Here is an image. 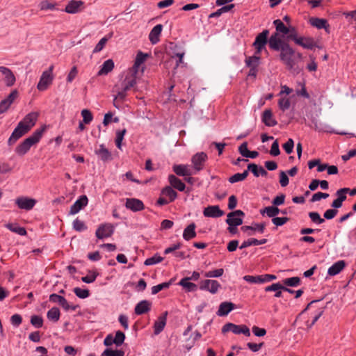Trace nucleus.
<instances>
[{"mask_svg":"<svg viewBox=\"0 0 356 356\" xmlns=\"http://www.w3.org/2000/svg\"><path fill=\"white\" fill-rule=\"evenodd\" d=\"M44 130L45 127H42L35 131L31 136L26 138L16 147L15 152L19 156H23L26 154L32 145L39 142Z\"/></svg>","mask_w":356,"mask_h":356,"instance_id":"nucleus-1","label":"nucleus"},{"mask_svg":"<svg viewBox=\"0 0 356 356\" xmlns=\"http://www.w3.org/2000/svg\"><path fill=\"white\" fill-rule=\"evenodd\" d=\"M280 58L288 70H295L296 63L295 60V51L289 44H283L282 49H280Z\"/></svg>","mask_w":356,"mask_h":356,"instance_id":"nucleus-2","label":"nucleus"},{"mask_svg":"<svg viewBox=\"0 0 356 356\" xmlns=\"http://www.w3.org/2000/svg\"><path fill=\"white\" fill-rule=\"evenodd\" d=\"M136 84V77L134 74H128L121 83V88L118 90L117 96L114 99V106L116 108L119 106L116 104L117 99L124 100L127 96V92L134 88Z\"/></svg>","mask_w":356,"mask_h":356,"instance_id":"nucleus-3","label":"nucleus"},{"mask_svg":"<svg viewBox=\"0 0 356 356\" xmlns=\"http://www.w3.org/2000/svg\"><path fill=\"white\" fill-rule=\"evenodd\" d=\"M227 332H232L235 334H243L247 337L250 336V329L245 325H236L232 323H227L223 325L222 332L225 333Z\"/></svg>","mask_w":356,"mask_h":356,"instance_id":"nucleus-4","label":"nucleus"},{"mask_svg":"<svg viewBox=\"0 0 356 356\" xmlns=\"http://www.w3.org/2000/svg\"><path fill=\"white\" fill-rule=\"evenodd\" d=\"M269 35L268 30H264L261 33L258 34L253 42L256 51L255 54L259 55L262 49L265 47L268 42V36Z\"/></svg>","mask_w":356,"mask_h":356,"instance_id":"nucleus-5","label":"nucleus"},{"mask_svg":"<svg viewBox=\"0 0 356 356\" xmlns=\"http://www.w3.org/2000/svg\"><path fill=\"white\" fill-rule=\"evenodd\" d=\"M207 159V154L203 152H197L194 154L191 158V162L195 171L199 172L202 170Z\"/></svg>","mask_w":356,"mask_h":356,"instance_id":"nucleus-6","label":"nucleus"},{"mask_svg":"<svg viewBox=\"0 0 356 356\" xmlns=\"http://www.w3.org/2000/svg\"><path fill=\"white\" fill-rule=\"evenodd\" d=\"M245 213L241 210H236L227 214L226 222L229 226H239L243 224V217Z\"/></svg>","mask_w":356,"mask_h":356,"instance_id":"nucleus-7","label":"nucleus"},{"mask_svg":"<svg viewBox=\"0 0 356 356\" xmlns=\"http://www.w3.org/2000/svg\"><path fill=\"white\" fill-rule=\"evenodd\" d=\"M220 286V284L214 280H204L200 283V289L208 291L212 294L216 293Z\"/></svg>","mask_w":356,"mask_h":356,"instance_id":"nucleus-8","label":"nucleus"},{"mask_svg":"<svg viewBox=\"0 0 356 356\" xmlns=\"http://www.w3.org/2000/svg\"><path fill=\"white\" fill-rule=\"evenodd\" d=\"M114 232V226L111 223L102 224L96 230L95 235L99 238L102 239L111 236Z\"/></svg>","mask_w":356,"mask_h":356,"instance_id":"nucleus-9","label":"nucleus"},{"mask_svg":"<svg viewBox=\"0 0 356 356\" xmlns=\"http://www.w3.org/2000/svg\"><path fill=\"white\" fill-rule=\"evenodd\" d=\"M29 131L24 127L22 123H18L17 127L13 131L11 136L8 138V145H13L19 138L22 137Z\"/></svg>","mask_w":356,"mask_h":356,"instance_id":"nucleus-10","label":"nucleus"},{"mask_svg":"<svg viewBox=\"0 0 356 356\" xmlns=\"http://www.w3.org/2000/svg\"><path fill=\"white\" fill-rule=\"evenodd\" d=\"M16 204L21 209L31 210L36 204V200L26 197H20L16 199Z\"/></svg>","mask_w":356,"mask_h":356,"instance_id":"nucleus-11","label":"nucleus"},{"mask_svg":"<svg viewBox=\"0 0 356 356\" xmlns=\"http://www.w3.org/2000/svg\"><path fill=\"white\" fill-rule=\"evenodd\" d=\"M38 116L39 113L38 112L29 113L19 123H22V124L26 129V130L29 131L31 129V128L35 124Z\"/></svg>","mask_w":356,"mask_h":356,"instance_id":"nucleus-12","label":"nucleus"},{"mask_svg":"<svg viewBox=\"0 0 356 356\" xmlns=\"http://www.w3.org/2000/svg\"><path fill=\"white\" fill-rule=\"evenodd\" d=\"M17 96L18 92L16 90H14L5 99L0 102V114L7 111Z\"/></svg>","mask_w":356,"mask_h":356,"instance_id":"nucleus-13","label":"nucleus"},{"mask_svg":"<svg viewBox=\"0 0 356 356\" xmlns=\"http://www.w3.org/2000/svg\"><path fill=\"white\" fill-rule=\"evenodd\" d=\"M225 212L221 210L218 205L208 206L204 208L203 211V215L205 217L209 218H219L222 216Z\"/></svg>","mask_w":356,"mask_h":356,"instance_id":"nucleus-14","label":"nucleus"},{"mask_svg":"<svg viewBox=\"0 0 356 356\" xmlns=\"http://www.w3.org/2000/svg\"><path fill=\"white\" fill-rule=\"evenodd\" d=\"M125 207L134 212L142 211L145 208L143 202L136 198H127Z\"/></svg>","mask_w":356,"mask_h":356,"instance_id":"nucleus-15","label":"nucleus"},{"mask_svg":"<svg viewBox=\"0 0 356 356\" xmlns=\"http://www.w3.org/2000/svg\"><path fill=\"white\" fill-rule=\"evenodd\" d=\"M88 197L86 195H81L71 207L70 214L74 215L79 212L88 204Z\"/></svg>","mask_w":356,"mask_h":356,"instance_id":"nucleus-16","label":"nucleus"},{"mask_svg":"<svg viewBox=\"0 0 356 356\" xmlns=\"http://www.w3.org/2000/svg\"><path fill=\"white\" fill-rule=\"evenodd\" d=\"M268 43L269 47L275 51H280L282 49L284 44H287L280 38L278 33H275L270 37Z\"/></svg>","mask_w":356,"mask_h":356,"instance_id":"nucleus-17","label":"nucleus"},{"mask_svg":"<svg viewBox=\"0 0 356 356\" xmlns=\"http://www.w3.org/2000/svg\"><path fill=\"white\" fill-rule=\"evenodd\" d=\"M266 228V223H255L252 226H243L241 227V230L244 232H247L248 236H252L254 234V232H258L261 234L264 232Z\"/></svg>","mask_w":356,"mask_h":356,"instance_id":"nucleus-18","label":"nucleus"},{"mask_svg":"<svg viewBox=\"0 0 356 356\" xmlns=\"http://www.w3.org/2000/svg\"><path fill=\"white\" fill-rule=\"evenodd\" d=\"M53 79V75L43 72L38 83L37 88L40 91L47 90L48 86L51 84Z\"/></svg>","mask_w":356,"mask_h":356,"instance_id":"nucleus-19","label":"nucleus"},{"mask_svg":"<svg viewBox=\"0 0 356 356\" xmlns=\"http://www.w3.org/2000/svg\"><path fill=\"white\" fill-rule=\"evenodd\" d=\"M0 72L4 76V81L7 86H12L15 83V76L12 71L3 66H0Z\"/></svg>","mask_w":356,"mask_h":356,"instance_id":"nucleus-20","label":"nucleus"},{"mask_svg":"<svg viewBox=\"0 0 356 356\" xmlns=\"http://www.w3.org/2000/svg\"><path fill=\"white\" fill-rule=\"evenodd\" d=\"M168 312H164L161 316H160L158 319L155 321L154 325V332L156 335L161 333L164 329L166 324V318H167Z\"/></svg>","mask_w":356,"mask_h":356,"instance_id":"nucleus-21","label":"nucleus"},{"mask_svg":"<svg viewBox=\"0 0 356 356\" xmlns=\"http://www.w3.org/2000/svg\"><path fill=\"white\" fill-rule=\"evenodd\" d=\"M83 2L81 1H71L66 6L65 11L67 13L74 14L81 11Z\"/></svg>","mask_w":356,"mask_h":356,"instance_id":"nucleus-22","label":"nucleus"},{"mask_svg":"<svg viewBox=\"0 0 356 356\" xmlns=\"http://www.w3.org/2000/svg\"><path fill=\"white\" fill-rule=\"evenodd\" d=\"M162 30L163 26L161 24H157L152 29L149 34V40L152 44H155L159 41Z\"/></svg>","mask_w":356,"mask_h":356,"instance_id":"nucleus-23","label":"nucleus"},{"mask_svg":"<svg viewBox=\"0 0 356 356\" xmlns=\"http://www.w3.org/2000/svg\"><path fill=\"white\" fill-rule=\"evenodd\" d=\"M296 43L307 49H312L316 47L315 41L311 38L299 37L298 39H296Z\"/></svg>","mask_w":356,"mask_h":356,"instance_id":"nucleus-24","label":"nucleus"},{"mask_svg":"<svg viewBox=\"0 0 356 356\" xmlns=\"http://www.w3.org/2000/svg\"><path fill=\"white\" fill-rule=\"evenodd\" d=\"M309 22L312 26L318 29H324L327 32H328L330 26L327 24V21L325 19L312 17L309 19Z\"/></svg>","mask_w":356,"mask_h":356,"instance_id":"nucleus-25","label":"nucleus"},{"mask_svg":"<svg viewBox=\"0 0 356 356\" xmlns=\"http://www.w3.org/2000/svg\"><path fill=\"white\" fill-rule=\"evenodd\" d=\"M234 304L229 302H223L220 306L217 312V314L220 316H227L232 309H234Z\"/></svg>","mask_w":356,"mask_h":356,"instance_id":"nucleus-26","label":"nucleus"},{"mask_svg":"<svg viewBox=\"0 0 356 356\" xmlns=\"http://www.w3.org/2000/svg\"><path fill=\"white\" fill-rule=\"evenodd\" d=\"M262 122L268 127H274L277 124V121L273 118L272 111L268 109L263 112Z\"/></svg>","mask_w":356,"mask_h":356,"instance_id":"nucleus-27","label":"nucleus"},{"mask_svg":"<svg viewBox=\"0 0 356 356\" xmlns=\"http://www.w3.org/2000/svg\"><path fill=\"white\" fill-rule=\"evenodd\" d=\"M151 302L148 300H142L135 307V313L138 315L143 314L150 310Z\"/></svg>","mask_w":356,"mask_h":356,"instance_id":"nucleus-28","label":"nucleus"},{"mask_svg":"<svg viewBox=\"0 0 356 356\" xmlns=\"http://www.w3.org/2000/svg\"><path fill=\"white\" fill-rule=\"evenodd\" d=\"M346 266V263L343 260H340L334 263L330 266L327 270V273L330 276L339 274Z\"/></svg>","mask_w":356,"mask_h":356,"instance_id":"nucleus-29","label":"nucleus"},{"mask_svg":"<svg viewBox=\"0 0 356 356\" xmlns=\"http://www.w3.org/2000/svg\"><path fill=\"white\" fill-rule=\"evenodd\" d=\"M168 181L173 188L177 189L179 191H184L186 188L185 184L174 175H170L168 176Z\"/></svg>","mask_w":356,"mask_h":356,"instance_id":"nucleus-30","label":"nucleus"},{"mask_svg":"<svg viewBox=\"0 0 356 356\" xmlns=\"http://www.w3.org/2000/svg\"><path fill=\"white\" fill-rule=\"evenodd\" d=\"M248 171H250L253 173L255 177L266 176L268 175L267 171L261 166H258L255 163H250L248 165Z\"/></svg>","mask_w":356,"mask_h":356,"instance_id":"nucleus-31","label":"nucleus"},{"mask_svg":"<svg viewBox=\"0 0 356 356\" xmlns=\"http://www.w3.org/2000/svg\"><path fill=\"white\" fill-rule=\"evenodd\" d=\"M173 171L178 176H190L192 175L187 165H175L173 166Z\"/></svg>","mask_w":356,"mask_h":356,"instance_id":"nucleus-32","label":"nucleus"},{"mask_svg":"<svg viewBox=\"0 0 356 356\" xmlns=\"http://www.w3.org/2000/svg\"><path fill=\"white\" fill-rule=\"evenodd\" d=\"M95 153L104 161L111 159V152L104 145H100L99 148L95 150Z\"/></svg>","mask_w":356,"mask_h":356,"instance_id":"nucleus-33","label":"nucleus"},{"mask_svg":"<svg viewBox=\"0 0 356 356\" xmlns=\"http://www.w3.org/2000/svg\"><path fill=\"white\" fill-rule=\"evenodd\" d=\"M113 67H114V63H113V60H111V59L106 60L102 64V67L99 70V71L98 72L97 74L99 76L106 75L108 73H109L110 72H111L113 70Z\"/></svg>","mask_w":356,"mask_h":356,"instance_id":"nucleus-34","label":"nucleus"},{"mask_svg":"<svg viewBox=\"0 0 356 356\" xmlns=\"http://www.w3.org/2000/svg\"><path fill=\"white\" fill-rule=\"evenodd\" d=\"M195 227V223H191L186 227L184 230L183 238L186 241L195 238L196 236Z\"/></svg>","mask_w":356,"mask_h":356,"instance_id":"nucleus-35","label":"nucleus"},{"mask_svg":"<svg viewBox=\"0 0 356 356\" xmlns=\"http://www.w3.org/2000/svg\"><path fill=\"white\" fill-rule=\"evenodd\" d=\"M280 209L276 206L266 207L264 209L260 210L261 215L266 214L270 218H275L280 213Z\"/></svg>","mask_w":356,"mask_h":356,"instance_id":"nucleus-36","label":"nucleus"},{"mask_svg":"<svg viewBox=\"0 0 356 356\" xmlns=\"http://www.w3.org/2000/svg\"><path fill=\"white\" fill-rule=\"evenodd\" d=\"M178 284L189 292L195 291L197 289V286L195 284L191 282L188 277L181 279Z\"/></svg>","mask_w":356,"mask_h":356,"instance_id":"nucleus-37","label":"nucleus"},{"mask_svg":"<svg viewBox=\"0 0 356 356\" xmlns=\"http://www.w3.org/2000/svg\"><path fill=\"white\" fill-rule=\"evenodd\" d=\"M267 242V240L264 238L261 240H257L256 238H249L247 241H245L242 243L241 245L240 246V249H243L245 248H248L250 245H263L265 244Z\"/></svg>","mask_w":356,"mask_h":356,"instance_id":"nucleus-38","label":"nucleus"},{"mask_svg":"<svg viewBox=\"0 0 356 356\" xmlns=\"http://www.w3.org/2000/svg\"><path fill=\"white\" fill-rule=\"evenodd\" d=\"M6 227L20 236H25L26 234L25 228L19 227L17 223H8L6 225Z\"/></svg>","mask_w":356,"mask_h":356,"instance_id":"nucleus-39","label":"nucleus"},{"mask_svg":"<svg viewBox=\"0 0 356 356\" xmlns=\"http://www.w3.org/2000/svg\"><path fill=\"white\" fill-rule=\"evenodd\" d=\"M276 27V33H282L284 35H287L290 32V29L287 28L280 19H276L273 22Z\"/></svg>","mask_w":356,"mask_h":356,"instance_id":"nucleus-40","label":"nucleus"},{"mask_svg":"<svg viewBox=\"0 0 356 356\" xmlns=\"http://www.w3.org/2000/svg\"><path fill=\"white\" fill-rule=\"evenodd\" d=\"M161 194L168 197L170 200L169 202H173L177 196V192L170 186H166L161 191Z\"/></svg>","mask_w":356,"mask_h":356,"instance_id":"nucleus-41","label":"nucleus"},{"mask_svg":"<svg viewBox=\"0 0 356 356\" xmlns=\"http://www.w3.org/2000/svg\"><path fill=\"white\" fill-rule=\"evenodd\" d=\"M60 315L59 309L57 307H52L47 314L48 319L54 322H57L59 320Z\"/></svg>","mask_w":356,"mask_h":356,"instance_id":"nucleus-42","label":"nucleus"},{"mask_svg":"<svg viewBox=\"0 0 356 356\" xmlns=\"http://www.w3.org/2000/svg\"><path fill=\"white\" fill-rule=\"evenodd\" d=\"M248 175V171L245 170L243 173H236L229 178V181L232 184L241 181L247 178Z\"/></svg>","mask_w":356,"mask_h":356,"instance_id":"nucleus-43","label":"nucleus"},{"mask_svg":"<svg viewBox=\"0 0 356 356\" xmlns=\"http://www.w3.org/2000/svg\"><path fill=\"white\" fill-rule=\"evenodd\" d=\"M259 56L256 54L253 56H250V57H248L246 59H245V63H246V65L248 67H255V68H257V67L259 66Z\"/></svg>","mask_w":356,"mask_h":356,"instance_id":"nucleus-44","label":"nucleus"},{"mask_svg":"<svg viewBox=\"0 0 356 356\" xmlns=\"http://www.w3.org/2000/svg\"><path fill=\"white\" fill-rule=\"evenodd\" d=\"M308 216L311 220L316 225H320L325 222V219L321 218L320 214L316 211H311L308 213Z\"/></svg>","mask_w":356,"mask_h":356,"instance_id":"nucleus-45","label":"nucleus"},{"mask_svg":"<svg viewBox=\"0 0 356 356\" xmlns=\"http://www.w3.org/2000/svg\"><path fill=\"white\" fill-rule=\"evenodd\" d=\"M283 284L286 286L296 287L300 284V279L298 277L286 278L283 280Z\"/></svg>","mask_w":356,"mask_h":356,"instance_id":"nucleus-46","label":"nucleus"},{"mask_svg":"<svg viewBox=\"0 0 356 356\" xmlns=\"http://www.w3.org/2000/svg\"><path fill=\"white\" fill-rule=\"evenodd\" d=\"M243 280L251 284H263L262 275H245Z\"/></svg>","mask_w":356,"mask_h":356,"instance_id":"nucleus-47","label":"nucleus"},{"mask_svg":"<svg viewBox=\"0 0 356 356\" xmlns=\"http://www.w3.org/2000/svg\"><path fill=\"white\" fill-rule=\"evenodd\" d=\"M172 282V281L170 280L168 282H163L158 285L154 286L152 288V293L153 295H155V294L158 293L159 291H161V290L168 289L171 285Z\"/></svg>","mask_w":356,"mask_h":356,"instance_id":"nucleus-48","label":"nucleus"},{"mask_svg":"<svg viewBox=\"0 0 356 356\" xmlns=\"http://www.w3.org/2000/svg\"><path fill=\"white\" fill-rule=\"evenodd\" d=\"M126 133V129H123L122 130H118L116 131L115 145L118 149H121L122 141Z\"/></svg>","mask_w":356,"mask_h":356,"instance_id":"nucleus-49","label":"nucleus"},{"mask_svg":"<svg viewBox=\"0 0 356 356\" xmlns=\"http://www.w3.org/2000/svg\"><path fill=\"white\" fill-rule=\"evenodd\" d=\"M124 339L125 334L122 331L118 330L116 332L115 336L113 338V341H114V343L116 346H120L124 343Z\"/></svg>","mask_w":356,"mask_h":356,"instance_id":"nucleus-50","label":"nucleus"},{"mask_svg":"<svg viewBox=\"0 0 356 356\" xmlns=\"http://www.w3.org/2000/svg\"><path fill=\"white\" fill-rule=\"evenodd\" d=\"M74 293L79 298H86L90 296V291L88 289H82L79 287H76L73 289Z\"/></svg>","mask_w":356,"mask_h":356,"instance_id":"nucleus-51","label":"nucleus"},{"mask_svg":"<svg viewBox=\"0 0 356 356\" xmlns=\"http://www.w3.org/2000/svg\"><path fill=\"white\" fill-rule=\"evenodd\" d=\"M81 115L83 117V122L86 124H90L93 119L91 112L88 109L82 110Z\"/></svg>","mask_w":356,"mask_h":356,"instance_id":"nucleus-52","label":"nucleus"},{"mask_svg":"<svg viewBox=\"0 0 356 356\" xmlns=\"http://www.w3.org/2000/svg\"><path fill=\"white\" fill-rule=\"evenodd\" d=\"M163 257H161L157 254H155L153 257L147 259L145 261L144 264L146 266H151V265L156 264L161 262L163 261Z\"/></svg>","mask_w":356,"mask_h":356,"instance_id":"nucleus-53","label":"nucleus"},{"mask_svg":"<svg viewBox=\"0 0 356 356\" xmlns=\"http://www.w3.org/2000/svg\"><path fill=\"white\" fill-rule=\"evenodd\" d=\"M73 228L77 232H82L87 229V226L83 221L76 218L73 222Z\"/></svg>","mask_w":356,"mask_h":356,"instance_id":"nucleus-54","label":"nucleus"},{"mask_svg":"<svg viewBox=\"0 0 356 356\" xmlns=\"http://www.w3.org/2000/svg\"><path fill=\"white\" fill-rule=\"evenodd\" d=\"M224 270L222 268L216 269L206 272L204 276L206 277H219L223 275Z\"/></svg>","mask_w":356,"mask_h":356,"instance_id":"nucleus-55","label":"nucleus"},{"mask_svg":"<svg viewBox=\"0 0 356 356\" xmlns=\"http://www.w3.org/2000/svg\"><path fill=\"white\" fill-rule=\"evenodd\" d=\"M278 105L280 109L284 111L289 108L291 105L290 100L288 98L282 97L279 99Z\"/></svg>","mask_w":356,"mask_h":356,"instance_id":"nucleus-56","label":"nucleus"},{"mask_svg":"<svg viewBox=\"0 0 356 356\" xmlns=\"http://www.w3.org/2000/svg\"><path fill=\"white\" fill-rule=\"evenodd\" d=\"M98 275L99 273L95 271L90 272L89 275L82 277L81 280L85 283H92L96 280Z\"/></svg>","mask_w":356,"mask_h":356,"instance_id":"nucleus-57","label":"nucleus"},{"mask_svg":"<svg viewBox=\"0 0 356 356\" xmlns=\"http://www.w3.org/2000/svg\"><path fill=\"white\" fill-rule=\"evenodd\" d=\"M31 323L35 327H41L43 325V319L39 316H32L31 318Z\"/></svg>","mask_w":356,"mask_h":356,"instance_id":"nucleus-58","label":"nucleus"},{"mask_svg":"<svg viewBox=\"0 0 356 356\" xmlns=\"http://www.w3.org/2000/svg\"><path fill=\"white\" fill-rule=\"evenodd\" d=\"M349 191L350 188H341L336 192V195L337 196V198L343 202L346 200V194Z\"/></svg>","mask_w":356,"mask_h":356,"instance_id":"nucleus-59","label":"nucleus"},{"mask_svg":"<svg viewBox=\"0 0 356 356\" xmlns=\"http://www.w3.org/2000/svg\"><path fill=\"white\" fill-rule=\"evenodd\" d=\"M56 4L49 2L48 1H43L40 3V8L42 10H55Z\"/></svg>","mask_w":356,"mask_h":356,"instance_id":"nucleus-60","label":"nucleus"},{"mask_svg":"<svg viewBox=\"0 0 356 356\" xmlns=\"http://www.w3.org/2000/svg\"><path fill=\"white\" fill-rule=\"evenodd\" d=\"M102 356H124V352L118 350L106 349L102 353Z\"/></svg>","mask_w":356,"mask_h":356,"instance_id":"nucleus-61","label":"nucleus"},{"mask_svg":"<svg viewBox=\"0 0 356 356\" xmlns=\"http://www.w3.org/2000/svg\"><path fill=\"white\" fill-rule=\"evenodd\" d=\"M108 41V38L106 37L102 38L99 42L97 44L95 49H93V53H98L101 51L104 47L105 44Z\"/></svg>","mask_w":356,"mask_h":356,"instance_id":"nucleus-62","label":"nucleus"},{"mask_svg":"<svg viewBox=\"0 0 356 356\" xmlns=\"http://www.w3.org/2000/svg\"><path fill=\"white\" fill-rule=\"evenodd\" d=\"M294 147V142L293 139L289 138L286 143L283 145V148L287 154H291L293 152Z\"/></svg>","mask_w":356,"mask_h":356,"instance_id":"nucleus-63","label":"nucleus"},{"mask_svg":"<svg viewBox=\"0 0 356 356\" xmlns=\"http://www.w3.org/2000/svg\"><path fill=\"white\" fill-rule=\"evenodd\" d=\"M147 56H148V55L147 54H143V52L139 51L137 54L136 58L135 60V62L136 63V65H141V64H143L145 61Z\"/></svg>","mask_w":356,"mask_h":356,"instance_id":"nucleus-64","label":"nucleus"}]
</instances>
